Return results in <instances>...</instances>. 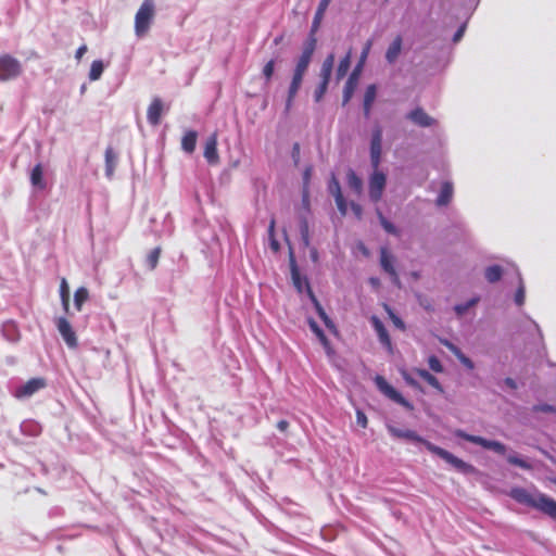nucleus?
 Instances as JSON below:
<instances>
[{
    "mask_svg": "<svg viewBox=\"0 0 556 556\" xmlns=\"http://www.w3.org/2000/svg\"><path fill=\"white\" fill-rule=\"evenodd\" d=\"M467 369L472 370L475 368L473 362L467 357L464 353L457 358Z\"/></svg>",
    "mask_w": 556,
    "mask_h": 556,
    "instance_id": "48",
    "label": "nucleus"
},
{
    "mask_svg": "<svg viewBox=\"0 0 556 556\" xmlns=\"http://www.w3.org/2000/svg\"><path fill=\"white\" fill-rule=\"evenodd\" d=\"M154 14V1L143 0L135 15V33L138 37H142L149 31Z\"/></svg>",
    "mask_w": 556,
    "mask_h": 556,
    "instance_id": "4",
    "label": "nucleus"
},
{
    "mask_svg": "<svg viewBox=\"0 0 556 556\" xmlns=\"http://www.w3.org/2000/svg\"><path fill=\"white\" fill-rule=\"evenodd\" d=\"M288 427H289V422H288L287 420H280V421H278V424H277V428H278L281 432L287 431Z\"/></svg>",
    "mask_w": 556,
    "mask_h": 556,
    "instance_id": "57",
    "label": "nucleus"
},
{
    "mask_svg": "<svg viewBox=\"0 0 556 556\" xmlns=\"http://www.w3.org/2000/svg\"><path fill=\"white\" fill-rule=\"evenodd\" d=\"M316 46L315 38H312L304 47L299 60L296 61L295 68L293 71L292 79L288 89V97L286 101V112H289L293 100L301 88L303 77L311 63L314 50Z\"/></svg>",
    "mask_w": 556,
    "mask_h": 556,
    "instance_id": "3",
    "label": "nucleus"
},
{
    "mask_svg": "<svg viewBox=\"0 0 556 556\" xmlns=\"http://www.w3.org/2000/svg\"><path fill=\"white\" fill-rule=\"evenodd\" d=\"M370 48H371V41L368 40L366 42L365 47L363 48V51H362L361 58H359V62H358L356 67L362 70V67H363V65H364V63H365V61H366V59H367V56L369 54Z\"/></svg>",
    "mask_w": 556,
    "mask_h": 556,
    "instance_id": "44",
    "label": "nucleus"
},
{
    "mask_svg": "<svg viewBox=\"0 0 556 556\" xmlns=\"http://www.w3.org/2000/svg\"><path fill=\"white\" fill-rule=\"evenodd\" d=\"M401 49H402V38L396 37L387 50V53H386L387 61L389 63H393L400 55Z\"/></svg>",
    "mask_w": 556,
    "mask_h": 556,
    "instance_id": "22",
    "label": "nucleus"
},
{
    "mask_svg": "<svg viewBox=\"0 0 556 556\" xmlns=\"http://www.w3.org/2000/svg\"><path fill=\"white\" fill-rule=\"evenodd\" d=\"M407 117L420 127H429L435 124V121L428 115L422 109L418 108L413 110Z\"/></svg>",
    "mask_w": 556,
    "mask_h": 556,
    "instance_id": "15",
    "label": "nucleus"
},
{
    "mask_svg": "<svg viewBox=\"0 0 556 556\" xmlns=\"http://www.w3.org/2000/svg\"><path fill=\"white\" fill-rule=\"evenodd\" d=\"M336 182H339V181L334 177H332V180L329 185V190L332 194H333V192H336Z\"/></svg>",
    "mask_w": 556,
    "mask_h": 556,
    "instance_id": "61",
    "label": "nucleus"
},
{
    "mask_svg": "<svg viewBox=\"0 0 556 556\" xmlns=\"http://www.w3.org/2000/svg\"><path fill=\"white\" fill-rule=\"evenodd\" d=\"M64 312L67 314L70 311V298L61 299Z\"/></svg>",
    "mask_w": 556,
    "mask_h": 556,
    "instance_id": "58",
    "label": "nucleus"
},
{
    "mask_svg": "<svg viewBox=\"0 0 556 556\" xmlns=\"http://www.w3.org/2000/svg\"><path fill=\"white\" fill-rule=\"evenodd\" d=\"M203 155L204 157L208 159V141L204 146Z\"/></svg>",
    "mask_w": 556,
    "mask_h": 556,
    "instance_id": "63",
    "label": "nucleus"
},
{
    "mask_svg": "<svg viewBox=\"0 0 556 556\" xmlns=\"http://www.w3.org/2000/svg\"><path fill=\"white\" fill-rule=\"evenodd\" d=\"M312 301H313V303L315 305V308H316V312H317L318 316L324 321L325 326L329 330L336 332V326H334L333 321L329 318V316L327 315L325 309L321 307L320 303L317 301V299L315 298L314 294H312Z\"/></svg>",
    "mask_w": 556,
    "mask_h": 556,
    "instance_id": "23",
    "label": "nucleus"
},
{
    "mask_svg": "<svg viewBox=\"0 0 556 556\" xmlns=\"http://www.w3.org/2000/svg\"><path fill=\"white\" fill-rule=\"evenodd\" d=\"M30 182L33 186L38 187L39 189L46 188V182L43 180V168L41 164H37L31 173H30Z\"/></svg>",
    "mask_w": 556,
    "mask_h": 556,
    "instance_id": "26",
    "label": "nucleus"
},
{
    "mask_svg": "<svg viewBox=\"0 0 556 556\" xmlns=\"http://www.w3.org/2000/svg\"><path fill=\"white\" fill-rule=\"evenodd\" d=\"M387 429L389 433L396 439H404L408 440L415 443H421L425 445V447L431 452L432 454L438 455L442 459H444L446 463L452 465L455 469H457L460 472L464 473H470L473 471V467L467 463H465L463 459L454 456L448 451L434 445L430 441H427L422 437H420L417 432L410 429H401L395 427L394 425L388 424Z\"/></svg>",
    "mask_w": 556,
    "mask_h": 556,
    "instance_id": "1",
    "label": "nucleus"
},
{
    "mask_svg": "<svg viewBox=\"0 0 556 556\" xmlns=\"http://www.w3.org/2000/svg\"><path fill=\"white\" fill-rule=\"evenodd\" d=\"M370 283L374 285V286H378L379 285V280L377 278H370Z\"/></svg>",
    "mask_w": 556,
    "mask_h": 556,
    "instance_id": "64",
    "label": "nucleus"
},
{
    "mask_svg": "<svg viewBox=\"0 0 556 556\" xmlns=\"http://www.w3.org/2000/svg\"><path fill=\"white\" fill-rule=\"evenodd\" d=\"M198 134L194 130L187 131L181 139V148L187 153H192L197 146Z\"/></svg>",
    "mask_w": 556,
    "mask_h": 556,
    "instance_id": "20",
    "label": "nucleus"
},
{
    "mask_svg": "<svg viewBox=\"0 0 556 556\" xmlns=\"http://www.w3.org/2000/svg\"><path fill=\"white\" fill-rule=\"evenodd\" d=\"M351 65V51L340 61L339 66L337 68V79H342Z\"/></svg>",
    "mask_w": 556,
    "mask_h": 556,
    "instance_id": "34",
    "label": "nucleus"
},
{
    "mask_svg": "<svg viewBox=\"0 0 556 556\" xmlns=\"http://www.w3.org/2000/svg\"><path fill=\"white\" fill-rule=\"evenodd\" d=\"M443 344L458 358L463 352L453 343L450 341H443Z\"/></svg>",
    "mask_w": 556,
    "mask_h": 556,
    "instance_id": "49",
    "label": "nucleus"
},
{
    "mask_svg": "<svg viewBox=\"0 0 556 556\" xmlns=\"http://www.w3.org/2000/svg\"><path fill=\"white\" fill-rule=\"evenodd\" d=\"M346 182L348 186L357 194H362L363 192V181L362 179L356 175V173L353 169H349L346 173Z\"/></svg>",
    "mask_w": 556,
    "mask_h": 556,
    "instance_id": "21",
    "label": "nucleus"
},
{
    "mask_svg": "<svg viewBox=\"0 0 556 556\" xmlns=\"http://www.w3.org/2000/svg\"><path fill=\"white\" fill-rule=\"evenodd\" d=\"M331 73L332 71L331 70H327V68H320V78H321V81L320 83H325V84H329V80H330V77H331Z\"/></svg>",
    "mask_w": 556,
    "mask_h": 556,
    "instance_id": "52",
    "label": "nucleus"
},
{
    "mask_svg": "<svg viewBox=\"0 0 556 556\" xmlns=\"http://www.w3.org/2000/svg\"><path fill=\"white\" fill-rule=\"evenodd\" d=\"M311 174H312V167H307L305 170H304V181L305 184L308 182L309 178H311Z\"/></svg>",
    "mask_w": 556,
    "mask_h": 556,
    "instance_id": "59",
    "label": "nucleus"
},
{
    "mask_svg": "<svg viewBox=\"0 0 556 556\" xmlns=\"http://www.w3.org/2000/svg\"><path fill=\"white\" fill-rule=\"evenodd\" d=\"M502 274L503 270L498 265H493L485 269V278L491 283L498 281L502 277Z\"/></svg>",
    "mask_w": 556,
    "mask_h": 556,
    "instance_id": "35",
    "label": "nucleus"
},
{
    "mask_svg": "<svg viewBox=\"0 0 556 556\" xmlns=\"http://www.w3.org/2000/svg\"><path fill=\"white\" fill-rule=\"evenodd\" d=\"M361 71H362L361 68L355 67V70L350 75V77L345 84L344 91H343V103L344 104L348 103L350 101V99L352 98L354 89L357 85V80H358Z\"/></svg>",
    "mask_w": 556,
    "mask_h": 556,
    "instance_id": "18",
    "label": "nucleus"
},
{
    "mask_svg": "<svg viewBox=\"0 0 556 556\" xmlns=\"http://www.w3.org/2000/svg\"><path fill=\"white\" fill-rule=\"evenodd\" d=\"M370 321L378 334V338H379V341L389 350H391V339L389 337V333L386 329V327L383 326V324L381 323V320L377 317V316H372L370 318Z\"/></svg>",
    "mask_w": 556,
    "mask_h": 556,
    "instance_id": "17",
    "label": "nucleus"
},
{
    "mask_svg": "<svg viewBox=\"0 0 556 556\" xmlns=\"http://www.w3.org/2000/svg\"><path fill=\"white\" fill-rule=\"evenodd\" d=\"M509 495L520 504L535 508L552 518H556V501L536 490L530 491L523 488H514L510 490Z\"/></svg>",
    "mask_w": 556,
    "mask_h": 556,
    "instance_id": "2",
    "label": "nucleus"
},
{
    "mask_svg": "<svg viewBox=\"0 0 556 556\" xmlns=\"http://www.w3.org/2000/svg\"><path fill=\"white\" fill-rule=\"evenodd\" d=\"M479 301H480V298L475 296V298L470 299L469 301H467L466 303L456 304L454 306V312L456 313V315L458 317H462L468 312L469 308L477 305L479 303Z\"/></svg>",
    "mask_w": 556,
    "mask_h": 556,
    "instance_id": "32",
    "label": "nucleus"
},
{
    "mask_svg": "<svg viewBox=\"0 0 556 556\" xmlns=\"http://www.w3.org/2000/svg\"><path fill=\"white\" fill-rule=\"evenodd\" d=\"M375 383L379 391L383 393L387 397L404 406L407 409H413V405L407 400H405L400 392H397L392 386H390L383 377L376 376Z\"/></svg>",
    "mask_w": 556,
    "mask_h": 556,
    "instance_id": "8",
    "label": "nucleus"
},
{
    "mask_svg": "<svg viewBox=\"0 0 556 556\" xmlns=\"http://www.w3.org/2000/svg\"><path fill=\"white\" fill-rule=\"evenodd\" d=\"M377 215H378V218L380 220V224L382 226V228L388 232V233H391V235H399V230L397 228L391 223L389 222L384 216L383 214L381 213L380 210H377Z\"/></svg>",
    "mask_w": 556,
    "mask_h": 556,
    "instance_id": "37",
    "label": "nucleus"
},
{
    "mask_svg": "<svg viewBox=\"0 0 556 556\" xmlns=\"http://www.w3.org/2000/svg\"><path fill=\"white\" fill-rule=\"evenodd\" d=\"M507 460L511 465L518 466V467L523 468V469H530L531 468V466L526 460L521 459L517 455H509L507 457Z\"/></svg>",
    "mask_w": 556,
    "mask_h": 556,
    "instance_id": "42",
    "label": "nucleus"
},
{
    "mask_svg": "<svg viewBox=\"0 0 556 556\" xmlns=\"http://www.w3.org/2000/svg\"><path fill=\"white\" fill-rule=\"evenodd\" d=\"M504 383H505V386H507L509 389H513V390L517 389V383H516V381H515L513 378H506V379L504 380Z\"/></svg>",
    "mask_w": 556,
    "mask_h": 556,
    "instance_id": "56",
    "label": "nucleus"
},
{
    "mask_svg": "<svg viewBox=\"0 0 556 556\" xmlns=\"http://www.w3.org/2000/svg\"><path fill=\"white\" fill-rule=\"evenodd\" d=\"M23 74L21 61L9 53L0 54V81L17 79Z\"/></svg>",
    "mask_w": 556,
    "mask_h": 556,
    "instance_id": "5",
    "label": "nucleus"
},
{
    "mask_svg": "<svg viewBox=\"0 0 556 556\" xmlns=\"http://www.w3.org/2000/svg\"><path fill=\"white\" fill-rule=\"evenodd\" d=\"M428 365L431 368V370H433L435 372H442L443 371V366H442L440 359L437 356H430L428 358Z\"/></svg>",
    "mask_w": 556,
    "mask_h": 556,
    "instance_id": "43",
    "label": "nucleus"
},
{
    "mask_svg": "<svg viewBox=\"0 0 556 556\" xmlns=\"http://www.w3.org/2000/svg\"><path fill=\"white\" fill-rule=\"evenodd\" d=\"M384 309L388 313V315H389L390 319L392 320V323L394 324V326L396 328L401 329V330H404L405 329V325H404L403 320L399 316H396L394 314L392 308L389 305L386 304L384 305Z\"/></svg>",
    "mask_w": 556,
    "mask_h": 556,
    "instance_id": "38",
    "label": "nucleus"
},
{
    "mask_svg": "<svg viewBox=\"0 0 556 556\" xmlns=\"http://www.w3.org/2000/svg\"><path fill=\"white\" fill-rule=\"evenodd\" d=\"M312 301H313V303L315 305V308H316V312H317L318 316L324 321L325 326L329 330L336 332V326H334L333 321L329 318V316L327 315L325 309L321 307L320 303L317 301V299L315 298L314 294H312Z\"/></svg>",
    "mask_w": 556,
    "mask_h": 556,
    "instance_id": "25",
    "label": "nucleus"
},
{
    "mask_svg": "<svg viewBox=\"0 0 556 556\" xmlns=\"http://www.w3.org/2000/svg\"><path fill=\"white\" fill-rule=\"evenodd\" d=\"M165 105L161 98L154 97L147 109V119L151 126H157L161 123Z\"/></svg>",
    "mask_w": 556,
    "mask_h": 556,
    "instance_id": "13",
    "label": "nucleus"
},
{
    "mask_svg": "<svg viewBox=\"0 0 556 556\" xmlns=\"http://www.w3.org/2000/svg\"><path fill=\"white\" fill-rule=\"evenodd\" d=\"M381 152H382V129L380 127H376L371 134L370 141V162L372 168H378L381 162Z\"/></svg>",
    "mask_w": 556,
    "mask_h": 556,
    "instance_id": "12",
    "label": "nucleus"
},
{
    "mask_svg": "<svg viewBox=\"0 0 556 556\" xmlns=\"http://www.w3.org/2000/svg\"><path fill=\"white\" fill-rule=\"evenodd\" d=\"M386 185L387 176L379 170V167L374 168L368 179V193L372 202L376 203L381 200Z\"/></svg>",
    "mask_w": 556,
    "mask_h": 556,
    "instance_id": "6",
    "label": "nucleus"
},
{
    "mask_svg": "<svg viewBox=\"0 0 556 556\" xmlns=\"http://www.w3.org/2000/svg\"><path fill=\"white\" fill-rule=\"evenodd\" d=\"M312 301H313V303L315 305V308H316V312H317L318 316L324 321L325 326L329 330L336 332V326H334L333 321L329 318V316L327 315L325 309L321 307L320 303L317 301V299L315 298L314 294H312Z\"/></svg>",
    "mask_w": 556,
    "mask_h": 556,
    "instance_id": "24",
    "label": "nucleus"
},
{
    "mask_svg": "<svg viewBox=\"0 0 556 556\" xmlns=\"http://www.w3.org/2000/svg\"><path fill=\"white\" fill-rule=\"evenodd\" d=\"M356 421L362 428L367 427V417L362 410L356 412Z\"/></svg>",
    "mask_w": 556,
    "mask_h": 556,
    "instance_id": "50",
    "label": "nucleus"
},
{
    "mask_svg": "<svg viewBox=\"0 0 556 556\" xmlns=\"http://www.w3.org/2000/svg\"><path fill=\"white\" fill-rule=\"evenodd\" d=\"M327 88H328V85L325 84V83H320L318 85V87L314 91V99H315L316 102H319L323 99L324 94L327 91Z\"/></svg>",
    "mask_w": 556,
    "mask_h": 556,
    "instance_id": "45",
    "label": "nucleus"
},
{
    "mask_svg": "<svg viewBox=\"0 0 556 556\" xmlns=\"http://www.w3.org/2000/svg\"><path fill=\"white\" fill-rule=\"evenodd\" d=\"M308 326H309L311 330L317 336V338L319 339L320 343L326 349V351L328 353H330V350H331L330 349V342L327 339V337L325 336L324 331L317 325V323L314 319L309 318L308 319Z\"/></svg>",
    "mask_w": 556,
    "mask_h": 556,
    "instance_id": "28",
    "label": "nucleus"
},
{
    "mask_svg": "<svg viewBox=\"0 0 556 556\" xmlns=\"http://www.w3.org/2000/svg\"><path fill=\"white\" fill-rule=\"evenodd\" d=\"M395 258L388 251L387 248L380 249V265L382 269L390 276L391 281L396 286L401 287V280L394 266Z\"/></svg>",
    "mask_w": 556,
    "mask_h": 556,
    "instance_id": "10",
    "label": "nucleus"
},
{
    "mask_svg": "<svg viewBox=\"0 0 556 556\" xmlns=\"http://www.w3.org/2000/svg\"><path fill=\"white\" fill-rule=\"evenodd\" d=\"M86 52H87V47L85 45L79 47L76 50V54H75L76 59L79 61Z\"/></svg>",
    "mask_w": 556,
    "mask_h": 556,
    "instance_id": "55",
    "label": "nucleus"
},
{
    "mask_svg": "<svg viewBox=\"0 0 556 556\" xmlns=\"http://www.w3.org/2000/svg\"><path fill=\"white\" fill-rule=\"evenodd\" d=\"M334 201L337 204L338 210L340 211L341 215H346L348 213V203L341 192V187L339 182H336V192H333Z\"/></svg>",
    "mask_w": 556,
    "mask_h": 556,
    "instance_id": "30",
    "label": "nucleus"
},
{
    "mask_svg": "<svg viewBox=\"0 0 556 556\" xmlns=\"http://www.w3.org/2000/svg\"><path fill=\"white\" fill-rule=\"evenodd\" d=\"M104 70V65L102 61L96 60L91 63L90 72H89V79L90 80H98Z\"/></svg>",
    "mask_w": 556,
    "mask_h": 556,
    "instance_id": "36",
    "label": "nucleus"
},
{
    "mask_svg": "<svg viewBox=\"0 0 556 556\" xmlns=\"http://www.w3.org/2000/svg\"><path fill=\"white\" fill-rule=\"evenodd\" d=\"M45 378H31L14 391V396L18 400L30 397L39 390L46 388Z\"/></svg>",
    "mask_w": 556,
    "mask_h": 556,
    "instance_id": "9",
    "label": "nucleus"
},
{
    "mask_svg": "<svg viewBox=\"0 0 556 556\" xmlns=\"http://www.w3.org/2000/svg\"><path fill=\"white\" fill-rule=\"evenodd\" d=\"M300 232H301V238H302L304 245L308 247L309 245V231H308V224H307L306 219H303L301 222Z\"/></svg>",
    "mask_w": 556,
    "mask_h": 556,
    "instance_id": "40",
    "label": "nucleus"
},
{
    "mask_svg": "<svg viewBox=\"0 0 556 556\" xmlns=\"http://www.w3.org/2000/svg\"><path fill=\"white\" fill-rule=\"evenodd\" d=\"M333 64H334V54H332V53H331V54H329V55L325 59V61H324V63H323L321 67H323V68H327V70H331V71H332V68H333Z\"/></svg>",
    "mask_w": 556,
    "mask_h": 556,
    "instance_id": "51",
    "label": "nucleus"
},
{
    "mask_svg": "<svg viewBox=\"0 0 556 556\" xmlns=\"http://www.w3.org/2000/svg\"><path fill=\"white\" fill-rule=\"evenodd\" d=\"M464 31H465V25L460 26L458 28V30L455 33V35L453 37L454 42H457L462 39Z\"/></svg>",
    "mask_w": 556,
    "mask_h": 556,
    "instance_id": "54",
    "label": "nucleus"
},
{
    "mask_svg": "<svg viewBox=\"0 0 556 556\" xmlns=\"http://www.w3.org/2000/svg\"><path fill=\"white\" fill-rule=\"evenodd\" d=\"M89 292L85 287L78 288L74 293V304L78 312L81 311L84 303L88 300Z\"/></svg>",
    "mask_w": 556,
    "mask_h": 556,
    "instance_id": "31",
    "label": "nucleus"
},
{
    "mask_svg": "<svg viewBox=\"0 0 556 556\" xmlns=\"http://www.w3.org/2000/svg\"><path fill=\"white\" fill-rule=\"evenodd\" d=\"M290 267H291V278L294 287L299 292H303L304 289L307 290L309 296L312 298V294H314L309 288L308 281L305 277H302L298 266L295 264V260L293 256L290 258Z\"/></svg>",
    "mask_w": 556,
    "mask_h": 556,
    "instance_id": "14",
    "label": "nucleus"
},
{
    "mask_svg": "<svg viewBox=\"0 0 556 556\" xmlns=\"http://www.w3.org/2000/svg\"><path fill=\"white\" fill-rule=\"evenodd\" d=\"M377 96V88L375 85H369L366 88L365 96H364V103L366 104H372Z\"/></svg>",
    "mask_w": 556,
    "mask_h": 556,
    "instance_id": "39",
    "label": "nucleus"
},
{
    "mask_svg": "<svg viewBox=\"0 0 556 556\" xmlns=\"http://www.w3.org/2000/svg\"><path fill=\"white\" fill-rule=\"evenodd\" d=\"M274 71H275V60H270L263 67V76L265 77L267 83L270 81Z\"/></svg>",
    "mask_w": 556,
    "mask_h": 556,
    "instance_id": "41",
    "label": "nucleus"
},
{
    "mask_svg": "<svg viewBox=\"0 0 556 556\" xmlns=\"http://www.w3.org/2000/svg\"><path fill=\"white\" fill-rule=\"evenodd\" d=\"M351 210L352 212L354 213L355 217L357 219H361L362 216H363V208L359 204L355 203V202H352L351 203Z\"/></svg>",
    "mask_w": 556,
    "mask_h": 556,
    "instance_id": "53",
    "label": "nucleus"
},
{
    "mask_svg": "<svg viewBox=\"0 0 556 556\" xmlns=\"http://www.w3.org/2000/svg\"><path fill=\"white\" fill-rule=\"evenodd\" d=\"M60 296L61 299L70 298V289L65 278L61 280L60 285Z\"/></svg>",
    "mask_w": 556,
    "mask_h": 556,
    "instance_id": "47",
    "label": "nucleus"
},
{
    "mask_svg": "<svg viewBox=\"0 0 556 556\" xmlns=\"http://www.w3.org/2000/svg\"><path fill=\"white\" fill-rule=\"evenodd\" d=\"M55 326L66 345L70 349H76L78 345L77 337L72 328L71 323L65 317H59L55 319Z\"/></svg>",
    "mask_w": 556,
    "mask_h": 556,
    "instance_id": "11",
    "label": "nucleus"
},
{
    "mask_svg": "<svg viewBox=\"0 0 556 556\" xmlns=\"http://www.w3.org/2000/svg\"><path fill=\"white\" fill-rule=\"evenodd\" d=\"M214 143L213 141L211 140V154H210V157H211V165L214 163V160H215V149H214Z\"/></svg>",
    "mask_w": 556,
    "mask_h": 556,
    "instance_id": "62",
    "label": "nucleus"
},
{
    "mask_svg": "<svg viewBox=\"0 0 556 556\" xmlns=\"http://www.w3.org/2000/svg\"><path fill=\"white\" fill-rule=\"evenodd\" d=\"M455 435L458 438H462L468 442L478 444L486 450H492L495 453L501 454V455L505 454L507 451L506 446L498 441L486 440L482 437L468 434L463 430H456Z\"/></svg>",
    "mask_w": 556,
    "mask_h": 556,
    "instance_id": "7",
    "label": "nucleus"
},
{
    "mask_svg": "<svg viewBox=\"0 0 556 556\" xmlns=\"http://www.w3.org/2000/svg\"><path fill=\"white\" fill-rule=\"evenodd\" d=\"M454 187L451 181H444L441 185L440 193L435 200L438 206H446L453 199Z\"/></svg>",
    "mask_w": 556,
    "mask_h": 556,
    "instance_id": "16",
    "label": "nucleus"
},
{
    "mask_svg": "<svg viewBox=\"0 0 556 556\" xmlns=\"http://www.w3.org/2000/svg\"><path fill=\"white\" fill-rule=\"evenodd\" d=\"M331 0H320L317 11L315 13L313 24H312V33L316 31L319 28L324 14L329 5Z\"/></svg>",
    "mask_w": 556,
    "mask_h": 556,
    "instance_id": "27",
    "label": "nucleus"
},
{
    "mask_svg": "<svg viewBox=\"0 0 556 556\" xmlns=\"http://www.w3.org/2000/svg\"><path fill=\"white\" fill-rule=\"evenodd\" d=\"M371 105H372V104H366V103H364V114H365V116H366V117H369V115H370Z\"/></svg>",
    "mask_w": 556,
    "mask_h": 556,
    "instance_id": "60",
    "label": "nucleus"
},
{
    "mask_svg": "<svg viewBox=\"0 0 556 556\" xmlns=\"http://www.w3.org/2000/svg\"><path fill=\"white\" fill-rule=\"evenodd\" d=\"M416 372L420 378H422L426 382H428L435 390H438L441 393L443 392V388H442L441 383L439 382V380L433 375H431L428 370L417 369Z\"/></svg>",
    "mask_w": 556,
    "mask_h": 556,
    "instance_id": "29",
    "label": "nucleus"
},
{
    "mask_svg": "<svg viewBox=\"0 0 556 556\" xmlns=\"http://www.w3.org/2000/svg\"><path fill=\"white\" fill-rule=\"evenodd\" d=\"M117 163V155L112 147H108L105 150V175L108 178H112L115 172Z\"/></svg>",
    "mask_w": 556,
    "mask_h": 556,
    "instance_id": "19",
    "label": "nucleus"
},
{
    "mask_svg": "<svg viewBox=\"0 0 556 556\" xmlns=\"http://www.w3.org/2000/svg\"><path fill=\"white\" fill-rule=\"evenodd\" d=\"M525 287L522 282L520 281L519 288L517 289V292L515 294V302L517 305H522L525 303Z\"/></svg>",
    "mask_w": 556,
    "mask_h": 556,
    "instance_id": "46",
    "label": "nucleus"
},
{
    "mask_svg": "<svg viewBox=\"0 0 556 556\" xmlns=\"http://www.w3.org/2000/svg\"><path fill=\"white\" fill-rule=\"evenodd\" d=\"M161 252H162L161 248L156 247L153 250H151L150 253L147 255L146 262H147L149 269L153 270L156 268V266L159 264L160 256H161Z\"/></svg>",
    "mask_w": 556,
    "mask_h": 556,
    "instance_id": "33",
    "label": "nucleus"
}]
</instances>
